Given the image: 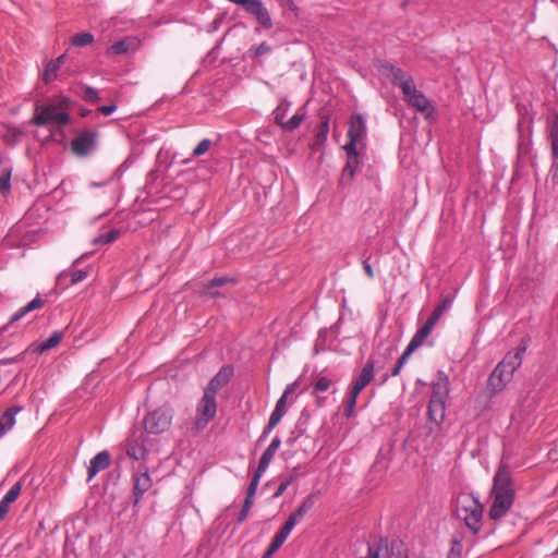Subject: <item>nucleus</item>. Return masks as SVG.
Masks as SVG:
<instances>
[{"label":"nucleus","instance_id":"nucleus-18","mask_svg":"<svg viewBox=\"0 0 558 558\" xmlns=\"http://www.w3.org/2000/svg\"><path fill=\"white\" fill-rule=\"evenodd\" d=\"M450 392V381L448 375L444 371H438L432 385V399L447 401Z\"/></svg>","mask_w":558,"mask_h":558},{"label":"nucleus","instance_id":"nucleus-1","mask_svg":"<svg viewBox=\"0 0 558 558\" xmlns=\"http://www.w3.org/2000/svg\"><path fill=\"white\" fill-rule=\"evenodd\" d=\"M492 505L488 510L490 520H498L505 517L514 502L515 492L511 478L510 469L507 463H500L493 478L490 489Z\"/></svg>","mask_w":558,"mask_h":558},{"label":"nucleus","instance_id":"nucleus-23","mask_svg":"<svg viewBox=\"0 0 558 558\" xmlns=\"http://www.w3.org/2000/svg\"><path fill=\"white\" fill-rule=\"evenodd\" d=\"M446 412V401L439 399H429L428 402V418L436 425H440L444 422Z\"/></svg>","mask_w":558,"mask_h":558},{"label":"nucleus","instance_id":"nucleus-6","mask_svg":"<svg viewBox=\"0 0 558 558\" xmlns=\"http://www.w3.org/2000/svg\"><path fill=\"white\" fill-rule=\"evenodd\" d=\"M314 506L313 496L306 497L301 506L290 514L286 523L280 527V530L276 533L270 543L269 547L263 554L262 558H270L275 551L284 543L288 538L289 534L293 530L294 525L300 522L304 514Z\"/></svg>","mask_w":558,"mask_h":558},{"label":"nucleus","instance_id":"nucleus-39","mask_svg":"<svg viewBox=\"0 0 558 558\" xmlns=\"http://www.w3.org/2000/svg\"><path fill=\"white\" fill-rule=\"evenodd\" d=\"M61 339H62V335L60 332H53L48 339H46L45 341H43L39 344L38 351L45 352V351H48V350L54 348L56 345H58L60 343Z\"/></svg>","mask_w":558,"mask_h":558},{"label":"nucleus","instance_id":"nucleus-50","mask_svg":"<svg viewBox=\"0 0 558 558\" xmlns=\"http://www.w3.org/2000/svg\"><path fill=\"white\" fill-rule=\"evenodd\" d=\"M416 350V348H414L412 344H408V347L405 348L404 352L402 353V355L399 357L397 364L399 365V367H403V365L407 363L408 359L410 357V355Z\"/></svg>","mask_w":558,"mask_h":558},{"label":"nucleus","instance_id":"nucleus-22","mask_svg":"<svg viewBox=\"0 0 558 558\" xmlns=\"http://www.w3.org/2000/svg\"><path fill=\"white\" fill-rule=\"evenodd\" d=\"M22 411V407H11L7 409L1 415H0V439L10 430L13 428L16 422V414Z\"/></svg>","mask_w":558,"mask_h":558},{"label":"nucleus","instance_id":"nucleus-51","mask_svg":"<svg viewBox=\"0 0 558 558\" xmlns=\"http://www.w3.org/2000/svg\"><path fill=\"white\" fill-rule=\"evenodd\" d=\"M292 481H293V477H289V478H287V480L282 481V482L279 484V486H278L277 490L275 492L274 497H275V498L280 497V496L286 492V489L288 488V486L292 483Z\"/></svg>","mask_w":558,"mask_h":558},{"label":"nucleus","instance_id":"nucleus-44","mask_svg":"<svg viewBox=\"0 0 558 558\" xmlns=\"http://www.w3.org/2000/svg\"><path fill=\"white\" fill-rule=\"evenodd\" d=\"M357 397H359V395L351 392V391L349 392V397H348V400L345 403V409H344V414L347 417L352 416V414L354 412L355 404H356Z\"/></svg>","mask_w":558,"mask_h":558},{"label":"nucleus","instance_id":"nucleus-57","mask_svg":"<svg viewBox=\"0 0 558 558\" xmlns=\"http://www.w3.org/2000/svg\"><path fill=\"white\" fill-rule=\"evenodd\" d=\"M296 386H298V383H296V381H295V383H292V384H290V385H288V386L286 387V389H284V391H283L282 396H286V398L288 399V397L294 392V390H295Z\"/></svg>","mask_w":558,"mask_h":558},{"label":"nucleus","instance_id":"nucleus-27","mask_svg":"<svg viewBox=\"0 0 558 558\" xmlns=\"http://www.w3.org/2000/svg\"><path fill=\"white\" fill-rule=\"evenodd\" d=\"M87 276H88V271L87 270H83V269H80V270H65V271H62L58 276L57 283L59 286L65 284L68 278H70V283L71 284H76V283L83 281L84 279H86Z\"/></svg>","mask_w":558,"mask_h":558},{"label":"nucleus","instance_id":"nucleus-33","mask_svg":"<svg viewBox=\"0 0 558 558\" xmlns=\"http://www.w3.org/2000/svg\"><path fill=\"white\" fill-rule=\"evenodd\" d=\"M434 327L425 323L412 337L411 341L409 342L414 348L421 347L426 338L430 335Z\"/></svg>","mask_w":558,"mask_h":558},{"label":"nucleus","instance_id":"nucleus-20","mask_svg":"<svg viewBox=\"0 0 558 558\" xmlns=\"http://www.w3.org/2000/svg\"><path fill=\"white\" fill-rule=\"evenodd\" d=\"M402 94L404 100L420 112H425L430 107L428 99L422 92L416 89L415 85H412L408 93Z\"/></svg>","mask_w":558,"mask_h":558},{"label":"nucleus","instance_id":"nucleus-29","mask_svg":"<svg viewBox=\"0 0 558 558\" xmlns=\"http://www.w3.org/2000/svg\"><path fill=\"white\" fill-rule=\"evenodd\" d=\"M287 400L286 396H281L277 401L275 410L269 417L268 428H274L287 413Z\"/></svg>","mask_w":558,"mask_h":558},{"label":"nucleus","instance_id":"nucleus-16","mask_svg":"<svg viewBox=\"0 0 558 558\" xmlns=\"http://www.w3.org/2000/svg\"><path fill=\"white\" fill-rule=\"evenodd\" d=\"M387 75L391 77V82L395 86H398L402 93H408L410 87L414 85V81L411 75L407 74L402 69L387 65Z\"/></svg>","mask_w":558,"mask_h":558},{"label":"nucleus","instance_id":"nucleus-48","mask_svg":"<svg viewBox=\"0 0 558 558\" xmlns=\"http://www.w3.org/2000/svg\"><path fill=\"white\" fill-rule=\"evenodd\" d=\"M271 50V46L267 43H262L260 45L256 47H251L250 52L254 54L255 57H260Z\"/></svg>","mask_w":558,"mask_h":558},{"label":"nucleus","instance_id":"nucleus-40","mask_svg":"<svg viewBox=\"0 0 558 558\" xmlns=\"http://www.w3.org/2000/svg\"><path fill=\"white\" fill-rule=\"evenodd\" d=\"M288 109H289V104H281L274 111V120L281 128L288 120V119H286Z\"/></svg>","mask_w":558,"mask_h":558},{"label":"nucleus","instance_id":"nucleus-49","mask_svg":"<svg viewBox=\"0 0 558 558\" xmlns=\"http://www.w3.org/2000/svg\"><path fill=\"white\" fill-rule=\"evenodd\" d=\"M10 180H11V174L10 173L2 174L0 177V193L1 194L4 195V194H7L10 191V187H11Z\"/></svg>","mask_w":558,"mask_h":558},{"label":"nucleus","instance_id":"nucleus-41","mask_svg":"<svg viewBox=\"0 0 558 558\" xmlns=\"http://www.w3.org/2000/svg\"><path fill=\"white\" fill-rule=\"evenodd\" d=\"M119 230L117 229H113V230H110L106 233H102L100 235H98L96 239H95V244H106V243H111L113 241H116L119 236Z\"/></svg>","mask_w":558,"mask_h":558},{"label":"nucleus","instance_id":"nucleus-15","mask_svg":"<svg viewBox=\"0 0 558 558\" xmlns=\"http://www.w3.org/2000/svg\"><path fill=\"white\" fill-rule=\"evenodd\" d=\"M133 492L135 497L134 502L137 504L142 499L144 494L148 492L153 485V481L150 478L147 468L138 470L133 476Z\"/></svg>","mask_w":558,"mask_h":558},{"label":"nucleus","instance_id":"nucleus-58","mask_svg":"<svg viewBox=\"0 0 558 558\" xmlns=\"http://www.w3.org/2000/svg\"><path fill=\"white\" fill-rule=\"evenodd\" d=\"M296 386H298V383H296V381H295V383H292V384H290V385H288V386L286 387V389H284V391H283L282 396H286V398L288 399V397L294 392V390H295Z\"/></svg>","mask_w":558,"mask_h":558},{"label":"nucleus","instance_id":"nucleus-54","mask_svg":"<svg viewBox=\"0 0 558 558\" xmlns=\"http://www.w3.org/2000/svg\"><path fill=\"white\" fill-rule=\"evenodd\" d=\"M117 110L116 105H106L98 107V111L105 116H110Z\"/></svg>","mask_w":558,"mask_h":558},{"label":"nucleus","instance_id":"nucleus-53","mask_svg":"<svg viewBox=\"0 0 558 558\" xmlns=\"http://www.w3.org/2000/svg\"><path fill=\"white\" fill-rule=\"evenodd\" d=\"M442 314L435 308L425 323H427L432 327H435V325L437 324Z\"/></svg>","mask_w":558,"mask_h":558},{"label":"nucleus","instance_id":"nucleus-19","mask_svg":"<svg viewBox=\"0 0 558 558\" xmlns=\"http://www.w3.org/2000/svg\"><path fill=\"white\" fill-rule=\"evenodd\" d=\"M111 457L109 451L102 450L98 452L89 462L87 468V481H92L100 471L106 470L110 465Z\"/></svg>","mask_w":558,"mask_h":558},{"label":"nucleus","instance_id":"nucleus-2","mask_svg":"<svg viewBox=\"0 0 558 558\" xmlns=\"http://www.w3.org/2000/svg\"><path fill=\"white\" fill-rule=\"evenodd\" d=\"M526 344H519L513 351L508 352L496 365L487 379L489 398L501 392L512 380L514 372L521 366Z\"/></svg>","mask_w":558,"mask_h":558},{"label":"nucleus","instance_id":"nucleus-32","mask_svg":"<svg viewBox=\"0 0 558 558\" xmlns=\"http://www.w3.org/2000/svg\"><path fill=\"white\" fill-rule=\"evenodd\" d=\"M44 304L40 295L38 294L35 299H33L31 302H28L25 306L21 307L20 310H17L12 318H11V323L13 322H17L19 319H21L23 316H25L26 314H28L29 312L34 311V310H37L39 307H41Z\"/></svg>","mask_w":558,"mask_h":558},{"label":"nucleus","instance_id":"nucleus-46","mask_svg":"<svg viewBox=\"0 0 558 558\" xmlns=\"http://www.w3.org/2000/svg\"><path fill=\"white\" fill-rule=\"evenodd\" d=\"M452 303L453 296L451 294H446L442 296L441 302L435 308L444 314L448 308L451 307Z\"/></svg>","mask_w":558,"mask_h":558},{"label":"nucleus","instance_id":"nucleus-24","mask_svg":"<svg viewBox=\"0 0 558 558\" xmlns=\"http://www.w3.org/2000/svg\"><path fill=\"white\" fill-rule=\"evenodd\" d=\"M22 490V482L15 483L0 500V520L9 512L10 506L17 499Z\"/></svg>","mask_w":558,"mask_h":558},{"label":"nucleus","instance_id":"nucleus-28","mask_svg":"<svg viewBox=\"0 0 558 558\" xmlns=\"http://www.w3.org/2000/svg\"><path fill=\"white\" fill-rule=\"evenodd\" d=\"M280 444H281V441L278 437H275L271 440V442L266 448V450L263 452V454L259 459V463H258V468H257L259 472H264L267 469L269 462L274 458L275 452L279 448Z\"/></svg>","mask_w":558,"mask_h":558},{"label":"nucleus","instance_id":"nucleus-59","mask_svg":"<svg viewBox=\"0 0 558 558\" xmlns=\"http://www.w3.org/2000/svg\"><path fill=\"white\" fill-rule=\"evenodd\" d=\"M282 5H288L291 10H295V5L292 0H281Z\"/></svg>","mask_w":558,"mask_h":558},{"label":"nucleus","instance_id":"nucleus-35","mask_svg":"<svg viewBox=\"0 0 558 558\" xmlns=\"http://www.w3.org/2000/svg\"><path fill=\"white\" fill-rule=\"evenodd\" d=\"M132 47H134V39L124 38L111 45L108 49V52L112 54H122L128 52Z\"/></svg>","mask_w":558,"mask_h":558},{"label":"nucleus","instance_id":"nucleus-12","mask_svg":"<svg viewBox=\"0 0 558 558\" xmlns=\"http://www.w3.org/2000/svg\"><path fill=\"white\" fill-rule=\"evenodd\" d=\"M150 439L143 432H133L126 441L128 457L137 460H146L149 449Z\"/></svg>","mask_w":558,"mask_h":558},{"label":"nucleus","instance_id":"nucleus-14","mask_svg":"<svg viewBox=\"0 0 558 558\" xmlns=\"http://www.w3.org/2000/svg\"><path fill=\"white\" fill-rule=\"evenodd\" d=\"M246 14L252 15L258 26L265 31L274 26L270 13L260 0H246Z\"/></svg>","mask_w":558,"mask_h":558},{"label":"nucleus","instance_id":"nucleus-64","mask_svg":"<svg viewBox=\"0 0 558 558\" xmlns=\"http://www.w3.org/2000/svg\"><path fill=\"white\" fill-rule=\"evenodd\" d=\"M553 555H558V547L554 550Z\"/></svg>","mask_w":558,"mask_h":558},{"label":"nucleus","instance_id":"nucleus-8","mask_svg":"<svg viewBox=\"0 0 558 558\" xmlns=\"http://www.w3.org/2000/svg\"><path fill=\"white\" fill-rule=\"evenodd\" d=\"M314 506L313 496L306 497L301 506L290 514L286 523L280 527V530L276 533L270 543L269 547L263 554L262 558H270L275 551L284 543L288 538L289 534L293 530L294 525L300 522L304 514Z\"/></svg>","mask_w":558,"mask_h":558},{"label":"nucleus","instance_id":"nucleus-5","mask_svg":"<svg viewBox=\"0 0 558 558\" xmlns=\"http://www.w3.org/2000/svg\"><path fill=\"white\" fill-rule=\"evenodd\" d=\"M70 117L54 105L37 108L33 123L37 126H49L50 133L47 138L57 140L63 136V128L69 123Z\"/></svg>","mask_w":558,"mask_h":558},{"label":"nucleus","instance_id":"nucleus-36","mask_svg":"<svg viewBox=\"0 0 558 558\" xmlns=\"http://www.w3.org/2000/svg\"><path fill=\"white\" fill-rule=\"evenodd\" d=\"M304 119H305V112L300 110L286 121V123L282 126V130L292 132L301 125V123L304 121Z\"/></svg>","mask_w":558,"mask_h":558},{"label":"nucleus","instance_id":"nucleus-42","mask_svg":"<svg viewBox=\"0 0 558 558\" xmlns=\"http://www.w3.org/2000/svg\"><path fill=\"white\" fill-rule=\"evenodd\" d=\"M82 96L86 101L89 102H98L100 100L98 90L90 86H85L83 88Z\"/></svg>","mask_w":558,"mask_h":558},{"label":"nucleus","instance_id":"nucleus-26","mask_svg":"<svg viewBox=\"0 0 558 558\" xmlns=\"http://www.w3.org/2000/svg\"><path fill=\"white\" fill-rule=\"evenodd\" d=\"M233 375V368L231 366L222 367L218 374L209 381L206 389H211L213 392L217 393L218 390L226 385Z\"/></svg>","mask_w":558,"mask_h":558},{"label":"nucleus","instance_id":"nucleus-3","mask_svg":"<svg viewBox=\"0 0 558 558\" xmlns=\"http://www.w3.org/2000/svg\"><path fill=\"white\" fill-rule=\"evenodd\" d=\"M244 519V506L238 511L236 508L226 509L214 522L210 531L205 535L198 549V555L208 557L216 555V548L219 545L220 538L227 533L228 527L231 526V532L234 530V522L240 523Z\"/></svg>","mask_w":558,"mask_h":558},{"label":"nucleus","instance_id":"nucleus-43","mask_svg":"<svg viewBox=\"0 0 558 558\" xmlns=\"http://www.w3.org/2000/svg\"><path fill=\"white\" fill-rule=\"evenodd\" d=\"M211 146V142L210 140L208 138H204L202 140L197 146L193 149V153L192 155L194 157H199V156H203L204 154H206L208 151V149L210 148Z\"/></svg>","mask_w":558,"mask_h":558},{"label":"nucleus","instance_id":"nucleus-52","mask_svg":"<svg viewBox=\"0 0 558 558\" xmlns=\"http://www.w3.org/2000/svg\"><path fill=\"white\" fill-rule=\"evenodd\" d=\"M558 137V112L549 126V138Z\"/></svg>","mask_w":558,"mask_h":558},{"label":"nucleus","instance_id":"nucleus-9","mask_svg":"<svg viewBox=\"0 0 558 558\" xmlns=\"http://www.w3.org/2000/svg\"><path fill=\"white\" fill-rule=\"evenodd\" d=\"M368 555L366 558H408V548L400 538L388 541L379 538L367 544Z\"/></svg>","mask_w":558,"mask_h":558},{"label":"nucleus","instance_id":"nucleus-45","mask_svg":"<svg viewBox=\"0 0 558 558\" xmlns=\"http://www.w3.org/2000/svg\"><path fill=\"white\" fill-rule=\"evenodd\" d=\"M262 473L263 472H259L258 469H257L253 480L251 481V484H250L248 489H247L246 511L248 510V507H250V497L255 493V489L257 487L258 480H259Z\"/></svg>","mask_w":558,"mask_h":558},{"label":"nucleus","instance_id":"nucleus-61","mask_svg":"<svg viewBox=\"0 0 558 558\" xmlns=\"http://www.w3.org/2000/svg\"><path fill=\"white\" fill-rule=\"evenodd\" d=\"M105 183H93L92 186H96V187H99V186H102Z\"/></svg>","mask_w":558,"mask_h":558},{"label":"nucleus","instance_id":"nucleus-31","mask_svg":"<svg viewBox=\"0 0 558 558\" xmlns=\"http://www.w3.org/2000/svg\"><path fill=\"white\" fill-rule=\"evenodd\" d=\"M63 60H64V56H61V57L57 58L56 60H51L47 63L45 72L43 74V80L46 83H50L57 77L58 71L60 70V68L63 63Z\"/></svg>","mask_w":558,"mask_h":558},{"label":"nucleus","instance_id":"nucleus-10","mask_svg":"<svg viewBox=\"0 0 558 558\" xmlns=\"http://www.w3.org/2000/svg\"><path fill=\"white\" fill-rule=\"evenodd\" d=\"M173 418V410L169 404L149 411L143 418L145 432L159 435L168 430Z\"/></svg>","mask_w":558,"mask_h":558},{"label":"nucleus","instance_id":"nucleus-21","mask_svg":"<svg viewBox=\"0 0 558 558\" xmlns=\"http://www.w3.org/2000/svg\"><path fill=\"white\" fill-rule=\"evenodd\" d=\"M366 136V125L361 113H355L350 119L348 137L353 141L362 142Z\"/></svg>","mask_w":558,"mask_h":558},{"label":"nucleus","instance_id":"nucleus-62","mask_svg":"<svg viewBox=\"0 0 558 558\" xmlns=\"http://www.w3.org/2000/svg\"><path fill=\"white\" fill-rule=\"evenodd\" d=\"M89 112H90V111L83 110V111H82V116H83V117H86Z\"/></svg>","mask_w":558,"mask_h":558},{"label":"nucleus","instance_id":"nucleus-17","mask_svg":"<svg viewBox=\"0 0 558 558\" xmlns=\"http://www.w3.org/2000/svg\"><path fill=\"white\" fill-rule=\"evenodd\" d=\"M375 361L369 357L362 368L361 374L354 380L351 392L360 395V392L374 379Z\"/></svg>","mask_w":558,"mask_h":558},{"label":"nucleus","instance_id":"nucleus-11","mask_svg":"<svg viewBox=\"0 0 558 558\" xmlns=\"http://www.w3.org/2000/svg\"><path fill=\"white\" fill-rule=\"evenodd\" d=\"M216 395L211 389H205L203 398L201 399L195 417V426L202 429L207 426L209 421L215 416L217 411Z\"/></svg>","mask_w":558,"mask_h":558},{"label":"nucleus","instance_id":"nucleus-47","mask_svg":"<svg viewBox=\"0 0 558 558\" xmlns=\"http://www.w3.org/2000/svg\"><path fill=\"white\" fill-rule=\"evenodd\" d=\"M359 143H360L359 141H353V140L349 138V142L343 146L347 157H359V153L356 149V145Z\"/></svg>","mask_w":558,"mask_h":558},{"label":"nucleus","instance_id":"nucleus-25","mask_svg":"<svg viewBox=\"0 0 558 558\" xmlns=\"http://www.w3.org/2000/svg\"><path fill=\"white\" fill-rule=\"evenodd\" d=\"M359 167V157H347V162L341 171L339 184L345 186L351 184Z\"/></svg>","mask_w":558,"mask_h":558},{"label":"nucleus","instance_id":"nucleus-63","mask_svg":"<svg viewBox=\"0 0 558 558\" xmlns=\"http://www.w3.org/2000/svg\"><path fill=\"white\" fill-rule=\"evenodd\" d=\"M213 53H214V50H213L211 52H209V53H208V56L206 57V60H207V59H210V58H211V56H213Z\"/></svg>","mask_w":558,"mask_h":558},{"label":"nucleus","instance_id":"nucleus-30","mask_svg":"<svg viewBox=\"0 0 558 558\" xmlns=\"http://www.w3.org/2000/svg\"><path fill=\"white\" fill-rule=\"evenodd\" d=\"M329 116L328 114H322L319 118V123L316 129L315 134V144L316 145H323L328 136L329 133Z\"/></svg>","mask_w":558,"mask_h":558},{"label":"nucleus","instance_id":"nucleus-56","mask_svg":"<svg viewBox=\"0 0 558 558\" xmlns=\"http://www.w3.org/2000/svg\"><path fill=\"white\" fill-rule=\"evenodd\" d=\"M363 268L365 270V274L366 276L369 278V279H373L374 278V271H373V268L368 262V259H365L363 262Z\"/></svg>","mask_w":558,"mask_h":558},{"label":"nucleus","instance_id":"nucleus-55","mask_svg":"<svg viewBox=\"0 0 558 558\" xmlns=\"http://www.w3.org/2000/svg\"><path fill=\"white\" fill-rule=\"evenodd\" d=\"M551 155L558 159V137L550 138Z\"/></svg>","mask_w":558,"mask_h":558},{"label":"nucleus","instance_id":"nucleus-37","mask_svg":"<svg viewBox=\"0 0 558 558\" xmlns=\"http://www.w3.org/2000/svg\"><path fill=\"white\" fill-rule=\"evenodd\" d=\"M94 41V35L88 32H83L74 35L71 39V44L75 47H85Z\"/></svg>","mask_w":558,"mask_h":558},{"label":"nucleus","instance_id":"nucleus-38","mask_svg":"<svg viewBox=\"0 0 558 558\" xmlns=\"http://www.w3.org/2000/svg\"><path fill=\"white\" fill-rule=\"evenodd\" d=\"M229 281L228 278L226 277H220V278H215L213 280H210L204 288V291L203 293L205 295H208V296H211V298H216L219 295L218 292H215L214 291V288L215 287H219V286H223L225 283H227Z\"/></svg>","mask_w":558,"mask_h":558},{"label":"nucleus","instance_id":"nucleus-4","mask_svg":"<svg viewBox=\"0 0 558 558\" xmlns=\"http://www.w3.org/2000/svg\"><path fill=\"white\" fill-rule=\"evenodd\" d=\"M484 507L478 498L472 494H460L457 498L456 513L457 517L465 523L470 531L474 534L482 529Z\"/></svg>","mask_w":558,"mask_h":558},{"label":"nucleus","instance_id":"nucleus-60","mask_svg":"<svg viewBox=\"0 0 558 558\" xmlns=\"http://www.w3.org/2000/svg\"><path fill=\"white\" fill-rule=\"evenodd\" d=\"M401 369H402V367H399V365L396 364V366L391 371V376H393V377L398 376L400 374Z\"/></svg>","mask_w":558,"mask_h":558},{"label":"nucleus","instance_id":"nucleus-34","mask_svg":"<svg viewBox=\"0 0 558 558\" xmlns=\"http://www.w3.org/2000/svg\"><path fill=\"white\" fill-rule=\"evenodd\" d=\"M332 385V379L326 376H318L312 385V395L319 398L320 393L327 391Z\"/></svg>","mask_w":558,"mask_h":558},{"label":"nucleus","instance_id":"nucleus-13","mask_svg":"<svg viewBox=\"0 0 558 558\" xmlns=\"http://www.w3.org/2000/svg\"><path fill=\"white\" fill-rule=\"evenodd\" d=\"M98 133L96 131H83L71 143L73 153L84 157L93 153L97 147Z\"/></svg>","mask_w":558,"mask_h":558},{"label":"nucleus","instance_id":"nucleus-7","mask_svg":"<svg viewBox=\"0 0 558 558\" xmlns=\"http://www.w3.org/2000/svg\"><path fill=\"white\" fill-rule=\"evenodd\" d=\"M314 506L313 496L306 497L301 506L290 514L286 523L280 527V530L276 533L270 543L269 547L263 554L262 558H270L275 551L284 543L288 538L289 534L293 530L294 525L300 522L304 514Z\"/></svg>","mask_w":558,"mask_h":558}]
</instances>
